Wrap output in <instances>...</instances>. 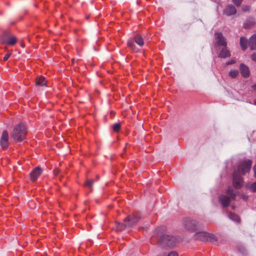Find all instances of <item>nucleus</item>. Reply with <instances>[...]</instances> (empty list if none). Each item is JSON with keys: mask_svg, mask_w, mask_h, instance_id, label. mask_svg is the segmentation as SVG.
<instances>
[{"mask_svg": "<svg viewBox=\"0 0 256 256\" xmlns=\"http://www.w3.org/2000/svg\"><path fill=\"white\" fill-rule=\"evenodd\" d=\"M234 62H235L234 60H231V61H230V62H228L226 63V64H228V65L232 64L234 63Z\"/></svg>", "mask_w": 256, "mask_h": 256, "instance_id": "obj_35", "label": "nucleus"}, {"mask_svg": "<svg viewBox=\"0 0 256 256\" xmlns=\"http://www.w3.org/2000/svg\"><path fill=\"white\" fill-rule=\"evenodd\" d=\"M207 238H208V241L210 240L212 242L217 241V240H218L217 238L216 237V236H214L213 234H210L208 232Z\"/></svg>", "mask_w": 256, "mask_h": 256, "instance_id": "obj_23", "label": "nucleus"}, {"mask_svg": "<svg viewBox=\"0 0 256 256\" xmlns=\"http://www.w3.org/2000/svg\"><path fill=\"white\" fill-rule=\"evenodd\" d=\"M120 123H116L112 125V128L114 132H118L120 129Z\"/></svg>", "mask_w": 256, "mask_h": 256, "instance_id": "obj_26", "label": "nucleus"}, {"mask_svg": "<svg viewBox=\"0 0 256 256\" xmlns=\"http://www.w3.org/2000/svg\"><path fill=\"white\" fill-rule=\"evenodd\" d=\"M216 36V42L217 45L219 46H224L226 47L227 43L226 40L223 36L222 33L220 32H216L215 33Z\"/></svg>", "mask_w": 256, "mask_h": 256, "instance_id": "obj_8", "label": "nucleus"}, {"mask_svg": "<svg viewBox=\"0 0 256 256\" xmlns=\"http://www.w3.org/2000/svg\"><path fill=\"white\" fill-rule=\"evenodd\" d=\"M236 10L232 5L228 6L224 10V14L226 16H230L236 14Z\"/></svg>", "mask_w": 256, "mask_h": 256, "instance_id": "obj_11", "label": "nucleus"}, {"mask_svg": "<svg viewBox=\"0 0 256 256\" xmlns=\"http://www.w3.org/2000/svg\"><path fill=\"white\" fill-rule=\"evenodd\" d=\"M248 196H246L245 194H242V198L244 200H246L247 199H248Z\"/></svg>", "mask_w": 256, "mask_h": 256, "instance_id": "obj_33", "label": "nucleus"}, {"mask_svg": "<svg viewBox=\"0 0 256 256\" xmlns=\"http://www.w3.org/2000/svg\"><path fill=\"white\" fill-rule=\"evenodd\" d=\"M116 231H122L127 227L126 224H124L123 223L116 222Z\"/></svg>", "mask_w": 256, "mask_h": 256, "instance_id": "obj_20", "label": "nucleus"}, {"mask_svg": "<svg viewBox=\"0 0 256 256\" xmlns=\"http://www.w3.org/2000/svg\"><path fill=\"white\" fill-rule=\"evenodd\" d=\"M36 84L38 86H45L46 85V81L44 78L42 76L38 77L36 80Z\"/></svg>", "mask_w": 256, "mask_h": 256, "instance_id": "obj_16", "label": "nucleus"}, {"mask_svg": "<svg viewBox=\"0 0 256 256\" xmlns=\"http://www.w3.org/2000/svg\"><path fill=\"white\" fill-rule=\"evenodd\" d=\"M94 183V180H87L84 186H88L90 188H91L92 186Z\"/></svg>", "mask_w": 256, "mask_h": 256, "instance_id": "obj_27", "label": "nucleus"}, {"mask_svg": "<svg viewBox=\"0 0 256 256\" xmlns=\"http://www.w3.org/2000/svg\"><path fill=\"white\" fill-rule=\"evenodd\" d=\"M10 55H11V54H10V53H8V54H6L4 56V61L7 60H8V58H10Z\"/></svg>", "mask_w": 256, "mask_h": 256, "instance_id": "obj_31", "label": "nucleus"}, {"mask_svg": "<svg viewBox=\"0 0 256 256\" xmlns=\"http://www.w3.org/2000/svg\"><path fill=\"white\" fill-rule=\"evenodd\" d=\"M8 134L6 130L3 131L0 139L1 146L3 148H6L8 146Z\"/></svg>", "mask_w": 256, "mask_h": 256, "instance_id": "obj_9", "label": "nucleus"}, {"mask_svg": "<svg viewBox=\"0 0 256 256\" xmlns=\"http://www.w3.org/2000/svg\"><path fill=\"white\" fill-rule=\"evenodd\" d=\"M240 72L242 76L246 78L249 76V70L247 66L244 64H240Z\"/></svg>", "mask_w": 256, "mask_h": 256, "instance_id": "obj_13", "label": "nucleus"}, {"mask_svg": "<svg viewBox=\"0 0 256 256\" xmlns=\"http://www.w3.org/2000/svg\"><path fill=\"white\" fill-rule=\"evenodd\" d=\"M168 256H178V254L176 252L172 251L168 254Z\"/></svg>", "mask_w": 256, "mask_h": 256, "instance_id": "obj_30", "label": "nucleus"}, {"mask_svg": "<svg viewBox=\"0 0 256 256\" xmlns=\"http://www.w3.org/2000/svg\"><path fill=\"white\" fill-rule=\"evenodd\" d=\"M42 170L39 167L35 168L30 174V178L32 181H34L41 174Z\"/></svg>", "mask_w": 256, "mask_h": 256, "instance_id": "obj_12", "label": "nucleus"}, {"mask_svg": "<svg viewBox=\"0 0 256 256\" xmlns=\"http://www.w3.org/2000/svg\"><path fill=\"white\" fill-rule=\"evenodd\" d=\"M134 40L139 46H144V42L143 38L139 34H136L134 37Z\"/></svg>", "mask_w": 256, "mask_h": 256, "instance_id": "obj_17", "label": "nucleus"}, {"mask_svg": "<svg viewBox=\"0 0 256 256\" xmlns=\"http://www.w3.org/2000/svg\"><path fill=\"white\" fill-rule=\"evenodd\" d=\"M208 232L204 231L196 232L194 236V238L196 240L202 241H208Z\"/></svg>", "mask_w": 256, "mask_h": 256, "instance_id": "obj_10", "label": "nucleus"}, {"mask_svg": "<svg viewBox=\"0 0 256 256\" xmlns=\"http://www.w3.org/2000/svg\"><path fill=\"white\" fill-rule=\"evenodd\" d=\"M253 170H254V177L256 178V164H254V168H253Z\"/></svg>", "mask_w": 256, "mask_h": 256, "instance_id": "obj_34", "label": "nucleus"}, {"mask_svg": "<svg viewBox=\"0 0 256 256\" xmlns=\"http://www.w3.org/2000/svg\"><path fill=\"white\" fill-rule=\"evenodd\" d=\"M226 193L228 195V196L222 195L219 197V200L222 203L223 207H227L228 206L230 201V198L235 200L236 196V192L230 188H228L227 190Z\"/></svg>", "mask_w": 256, "mask_h": 256, "instance_id": "obj_5", "label": "nucleus"}, {"mask_svg": "<svg viewBox=\"0 0 256 256\" xmlns=\"http://www.w3.org/2000/svg\"><path fill=\"white\" fill-rule=\"evenodd\" d=\"M250 7L249 6H244L242 8V10L244 12H248L250 10Z\"/></svg>", "mask_w": 256, "mask_h": 256, "instance_id": "obj_28", "label": "nucleus"}, {"mask_svg": "<svg viewBox=\"0 0 256 256\" xmlns=\"http://www.w3.org/2000/svg\"><path fill=\"white\" fill-rule=\"evenodd\" d=\"M111 114H114V112H111Z\"/></svg>", "mask_w": 256, "mask_h": 256, "instance_id": "obj_38", "label": "nucleus"}, {"mask_svg": "<svg viewBox=\"0 0 256 256\" xmlns=\"http://www.w3.org/2000/svg\"><path fill=\"white\" fill-rule=\"evenodd\" d=\"M246 187L248 189L252 192H256V182L252 184H246Z\"/></svg>", "mask_w": 256, "mask_h": 256, "instance_id": "obj_21", "label": "nucleus"}, {"mask_svg": "<svg viewBox=\"0 0 256 256\" xmlns=\"http://www.w3.org/2000/svg\"><path fill=\"white\" fill-rule=\"evenodd\" d=\"M228 217L230 218L232 220L236 221L238 222H240V217L238 215H236L234 214H233V213L229 214Z\"/></svg>", "mask_w": 256, "mask_h": 256, "instance_id": "obj_22", "label": "nucleus"}, {"mask_svg": "<svg viewBox=\"0 0 256 256\" xmlns=\"http://www.w3.org/2000/svg\"><path fill=\"white\" fill-rule=\"evenodd\" d=\"M254 104L256 105V100H254Z\"/></svg>", "mask_w": 256, "mask_h": 256, "instance_id": "obj_37", "label": "nucleus"}, {"mask_svg": "<svg viewBox=\"0 0 256 256\" xmlns=\"http://www.w3.org/2000/svg\"><path fill=\"white\" fill-rule=\"evenodd\" d=\"M177 242V238L173 235L163 234L160 237L158 246L162 248H172Z\"/></svg>", "mask_w": 256, "mask_h": 256, "instance_id": "obj_3", "label": "nucleus"}, {"mask_svg": "<svg viewBox=\"0 0 256 256\" xmlns=\"http://www.w3.org/2000/svg\"><path fill=\"white\" fill-rule=\"evenodd\" d=\"M128 46L130 47L132 50L136 51V46L132 42V40H128Z\"/></svg>", "mask_w": 256, "mask_h": 256, "instance_id": "obj_25", "label": "nucleus"}, {"mask_svg": "<svg viewBox=\"0 0 256 256\" xmlns=\"http://www.w3.org/2000/svg\"><path fill=\"white\" fill-rule=\"evenodd\" d=\"M238 74V72L236 70H232L229 72V76L232 78H236Z\"/></svg>", "mask_w": 256, "mask_h": 256, "instance_id": "obj_24", "label": "nucleus"}, {"mask_svg": "<svg viewBox=\"0 0 256 256\" xmlns=\"http://www.w3.org/2000/svg\"><path fill=\"white\" fill-rule=\"evenodd\" d=\"M219 57L221 58H226L230 56V51L226 47L222 48L219 54Z\"/></svg>", "mask_w": 256, "mask_h": 256, "instance_id": "obj_15", "label": "nucleus"}, {"mask_svg": "<svg viewBox=\"0 0 256 256\" xmlns=\"http://www.w3.org/2000/svg\"><path fill=\"white\" fill-rule=\"evenodd\" d=\"M60 172V170L58 169H56L54 170V173L55 174H57Z\"/></svg>", "mask_w": 256, "mask_h": 256, "instance_id": "obj_36", "label": "nucleus"}, {"mask_svg": "<svg viewBox=\"0 0 256 256\" xmlns=\"http://www.w3.org/2000/svg\"><path fill=\"white\" fill-rule=\"evenodd\" d=\"M251 58L252 60L256 62V54H254L251 56Z\"/></svg>", "mask_w": 256, "mask_h": 256, "instance_id": "obj_32", "label": "nucleus"}, {"mask_svg": "<svg viewBox=\"0 0 256 256\" xmlns=\"http://www.w3.org/2000/svg\"><path fill=\"white\" fill-rule=\"evenodd\" d=\"M140 219L138 214H132L128 216L124 220V222L126 224L128 228H132L137 224Z\"/></svg>", "mask_w": 256, "mask_h": 256, "instance_id": "obj_7", "label": "nucleus"}, {"mask_svg": "<svg viewBox=\"0 0 256 256\" xmlns=\"http://www.w3.org/2000/svg\"><path fill=\"white\" fill-rule=\"evenodd\" d=\"M248 44L250 50H256V34L250 38Z\"/></svg>", "mask_w": 256, "mask_h": 256, "instance_id": "obj_14", "label": "nucleus"}, {"mask_svg": "<svg viewBox=\"0 0 256 256\" xmlns=\"http://www.w3.org/2000/svg\"><path fill=\"white\" fill-rule=\"evenodd\" d=\"M252 162L250 160L243 162L238 166V168L234 172L233 184L236 188H240L242 186L243 184V180L242 176L250 172Z\"/></svg>", "mask_w": 256, "mask_h": 256, "instance_id": "obj_1", "label": "nucleus"}, {"mask_svg": "<svg viewBox=\"0 0 256 256\" xmlns=\"http://www.w3.org/2000/svg\"><path fill=\"white\" fill-rule=\"evenodd\" d=\"M184 226L186 229L191 232H195L200 228V224L196 220L186 218L184 221Z\"/></svg>", "mask_w": 256, "mask_h": 256, "instance_id": "obj_4", "label": "nucleus"}, {"mask_svg": "<svg viewBox=\"0 0 256 256\" xmlns=\"http://www.w3.org/2000/svg\"><path fill=\"white\" fill-rule=\"evenodd\" d=\"M0 40L2 44L12 46L14 45L17 41V38L14 36L6 31L3 32Z\"/></svg>", "mask_w": 256, "mask_h": 256, "instance_id": "obj_6", "label": "nucleus"}, {"mask_svg": "<svg viewBox=\"0 0 256 256\" xmlns=\"http://www.w3.org/2000/svg\"><path fill=\"white\" fill-rule=\"evenodd\" d=\"M26 134L27 131L25 124L22 122H20L14 126L11 136L14 141L20 142L25 138Z\"/></svg>", "mask_w": 256, "mask_h": 256, "instance_id": "obj_2", "label": "nucleus"}, {"mask_svg": "<svg viewBox=\"0 0 256 256\" xmlns=\"http://www.w3.org/2000/svg\"><path fill=\"white\" fill-rule=\"evenodd\" d=\"M242 0H233L234 4L236 6H240L242 2Z\"/></svg>", "mask_w": 256, "mask_h": 256, "instance_id": "obj_29", "label": "nucleus"}, {"mask_svg": "<svg viewBox=\"0 0 256 256\" xmlns=\"http://www.w3.org/2000/svg\"><path fill=\"white\" fill-rule=\"evenodd\" d=\"M247 40L244 37H242L240 38V46L243 50H244L247 48Z\"/></svg>", "mask_w": 256, "mask_h": 256, "instance_id": "obj_19", "label": "nucleus"}, {"mask_svg": "<svg viewBox=\"0 0 256 256\" xmlns=\"http://www.w3.org/2000/svg\"><path fill=\"white\" fill-rule=\"evenodd\" d=\"M255 22L254 19L252 18H250L248 19L244 23V26L245 28H251L252 26L254 25Z\"/></svg>", "mask_w": 256, "mask_h": 256, "instance_id": "obj_18", "label": "nucleus"}]
</instances>
